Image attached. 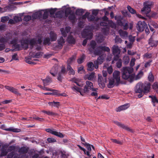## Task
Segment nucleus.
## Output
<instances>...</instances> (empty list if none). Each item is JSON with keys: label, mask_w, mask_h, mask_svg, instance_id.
I'll return each mask as SVG.
<instances>
[{"label": "nucleus", "mask_w": 158, "mask_h": 158, "mask_svg": "<svg viewBox=\"0 0 158 158\" xmlns=\"http://www.w3.org/2000/svg\"><path fill=\"white\" fill-rule=\"evenodd\" d=\"M96 43L94 41H92L90 44V47L88 49L90 53L94 52V54L96 55H98L101 54V53L98 51L94 50V49L96 46Z\"/></svg>", "instance_id": "obj_6"}, {"label": "nucleus", "mask_w": 158, "mask_h": 158, "mask_svg": "<svg viewBox=\"0 0 158 158\" xmlns=\"http://www.w3.org/2000/svg\"><path fill=\"white\" fill-rule=\"evenodd\" d=\"M87 69L89 71H93L94 69V64L92 62H90L87 64Z\"/></svg>", "instance_id": "obj_36"}, {"label": "nucleus", "mask_w": 158, "mask_h": 158, "mask_svg": "<svg viewBox=\"0 0 158 158\" xmlns=\"http://www.w3.org/2000/svg\"><path fill=\"white\" fill-rule=\"evenodd\" d=\"M42 112L43 113L46 114H47L48 115L52 116V115H55L56 114V113H55L53 112L50 111H47L43 110L42 111Z\"/></svg>", "instance_id": "obj_45"}, {"label": "nucleus", "mask_w": 158, "mask_h": 158, "mask_svg": "<svg viewBox=\"0 0 158 158\" xmlns=\"http://www.w3.org/2000/svg\"><path fill=\"white\" fill-rule=\"evenodd\" d=\"M59 73H60L62 75H65L66 74L67 71L64 66H62L61 67V71Z\"/></svg>", "instance_id": "obj_53"}, {"label": "nucleus", "mask_w": 158, "mask_h": 158, "mask_svg": "<svg viewBox=\"0 0 158 158\" xmlns=\"http://www.w3.org/2000/svg\"><path fill=\"white\" fill-rule=\"evenodd\" d=\"M148 80L151 82H153L154 81V76L151 72H150L148 74Z\"/></svg>", "instance_id": "obj_42"}, {"label": "nucleus", "mask_w": 158, "mask_h": 158, "mask_svg": "<svg viewBox=\"0 0 158 158\" xmlns=\"http://www.w3.org/2000/svg\"><path fill=\"white\" fill-rule=\"evenodd\" d=\"M60 102L53 101V102H49L48 104L52 107H56L58 108L60 106Z\"/></svg>", "instance_id": "obj_31"}, {"label": "nucleus", "mask_w": 158, "mask_h": 158, "mask_svg": "<svg viewBox=\"0 0 158 158\" xmlns=\"http://www.w3.org/2000/svg\"><path fill=\"white\" fill-rule=\"evenodd\" d=\"M64 14L63 10H60L56 12V16L57 18H61L62 17Z\"/></svg>", "instance_id": "obj_38"}, {"label": "nucleus", "mask_w": 158, "mask_h": 158, "mask_svg": "<svg viewBox=\"0 0 158 158\" xmlns=\"http://www.w3.org/2000/svg\"><path fill=\"white\" fill-rule=\"evenodd\" d=\"M65 43V40L62 36L60 37L57 40L58 44L56 47L59 49H61Z\"/></svg>", "instance_id": "obj_15"}, {"label": "nucleus", "mask_w": 158, "mask_h": 158, "mask_svg": "<svg viewBox=\"0 0 158 158\" xmlns=\"http://www.w3.org/2000/svg\"><path fill=\"white\" fill-rule=\"evenodd\" d=\"M31 19V17L29 15H26L24 16L23 19V20L27 22L30 20Z\"/></svg>", "instance_id": "obj_60"}, {"label": "nucleus", "mask_w": 158, "mask_h": 158, "mask_svg": "<svg viewBox=\"0 0 158 158\" xmlns=\"http://www.w3.org/2000/svg\"><path fill=\"white\" fill-rule=\"evenodd\" d=\"M25 61L26 63L30 64H35L36 63L33 61H31L30 60V59L27 57L25 58Z\"/></svg>", "instance_id": "obj_58"}, {"label": "nucleus", "mask_w": 158, "mask_h": 158, "mask_svg": "<svg viewBox=\"0 0 158 158\" xmlns=\"http://www.w3.org/2000/svg\"><path fill=\"white\" fill-rule=\"evenodd\" d=\"M51 40L48 37H46L44 38L43 43L44 45H49L50 44V41Z\"/></svg>", "instance_id": "obj_49"}, {"label": "nucleus", "mask_w": 158, "mask_h": 158, "mask_svg": "<svg viewBox=\"0 0 158 158\" xmlns=\"http://www.w3.org/2000/svg\"><path fill=\"white\" fill-rule=\"evenodd\" d=\"M5 130L7 131H11L15 132H18L20 131V130L18 129H14L13 128H8L5 129Z\"/></svg>", "instance_id": "obj_46"}, {"label": "nucleus", "mask_w": 158, "mask_h": 158, "mask_svg": "<svg viewBox=\"0 0 158 158\" xmlns=\"http://www.w3.org/2000/svg\"><path fill=\"white\" fill-rule=\"evenodd\" d=\"M114 123L117 125L118 126H119L120 127L126 129L127 131H131V130L128 127L126 126L125 125L123 124H122L121 123L118 122H114Z\"/></svg>", "instance_id": "obj_28"}, {"label": "nucleus", "mask_w": 158, "mask_h": 158, "mask_svg": "<svg viewBox=\"0 0 158 158\" xmlns=\"http://www.w3.org/2000/svg\"><path fill=\"white\" fill-rule=\"evenodd\" d=\"M152 5V2L149 1L145 2L143 3V7L141 11L147 14L151 11V8Z\"/></svg>", "instance_id": "obj_4"}, {"label": "nucleus", "mask_w": 158, "mask_h": 158, "mask_svg": "<svg viewBox=\"0 0 158 158\" xmlns=\"http://www.w3.org/2000/svg\"><path fill=\"white\" fill-rule=\"evenodd\" d=\"M114 19L117 23L121 20H123V17L121 15H116L114 17Z\"/></svg>", "instance_id": "obj_59"}, {"label": "nucleus", "mask_w": 158, "mask_h": 158, "mask_svg": "<svg viewBox=\"0 0 158 158\" xmlns=\"http://www.w3.org/2000/svg\"><path fill=\"white\" fill-rule=\"evenodd\" d=\"M98 85L101 88H103L105 86V83L106 81V78H105L103 79L101 74H98Z\"/></svg>", "instance_id": "obj_8"}, {"label": "nucleus", "mask_w": 158, "mask_h": 158, "mask_svg": "<svg viewBox=\"0 0 158 158\" xmlns=\"http://www.w3.org/2000/svg\"><path fill=\"white\" fill-rule=\"evenodd\" d=\"M71 89L74 92H80L81 88L77 87L75 85L71 87Z\"/></svg>", "instance_id": "obj_50"}, {"label": "nucleus", "mask_w": 158, "mask_h": 158, "mask_svg": "<svg viewBox=\"0 0 158 158\" xmlns=\"http://www.w3.org/2000/svg\"><path fill=\"white\" fill-rule=\"evenodd\" d=\"M42 42V40L41 38H39L37 40L35 39H33L30 40L29 41V44L31 45V48H32L34 45H37L39 44L40 45L41 44Z\"/></svg>", "instance_id": "obj_12"}, {"label": "nucleus", "mask_w": 158, "mask_h": 158, "mask_svg": "<svg viewBox=\"0 0 158 158\" xmlns=\"http://www.w3.org/2000/svg\"><path fill=\"white\" fill-rule=\"evenodd\" d=\"M148 97L151 98V101L153 106H155L156 104L158 103V99L156 96L155 95H149Z\"/></svg>", "instance_id": "obj_23"}, {"label": "nucleus", "mask_w": 158, "mask_h": 158, "mask_svg": "<svg viewBox=\"0 0 158 158\" xmlns=\"http://www.w3.org/2000/svg\"><path fill=\"white\" fill-rule=\"evenodd\" d=\"M121 59L119 58V56L118 54H116L114 57L113 60L112 61V63L114 64L115 63V61H117Z\"/></svg>", "instance_id": "obj_57"}, {"label": "nucleus", "mask_w": 158, "mask_h": 158, "mask_svg": "<svg viewBox=\"0 0 158 158\" xmlns=\"http://www.w3.org/2000/svg\"><path fill=\"white\" fill-rule=\"evenodd\" d=\"M71 27H66L64 29L63 28L60 29V31L62 35L64 37H66L67 33H69Z\"/></svg>", "instance_id": "obj_17"}, {"label": "nucleus", "mask_w": 158, "mask_h": 158, "mask_svg": "<svg viewBox=\"0 0 158 158\" xmlns=\"http://www.w3.org/2000/svg\"><path fill=\"white\" fill-rule=\"evenodd\" d=\"M50 37L51 41H53L56 40L57 35L53 31H51L50 33Z\"/></svg>", "instance_id": "obj_27"}, {"label": "nucleus", "mask_w": 158, "mask_h": 158, "mask_svg": "<svg viewBox=\"0 0 158 158\" xmlns=\"http://www.w3.org/2000/svg\"><path fill=\"white\" fill-rule=\"evenodd\" d=\"M42 15V13L41 11H38L33 14L32 17L33 19H35L38 18H39Z\"/></svg>", "instance_id": "obj_34"}, {"label": "nucleus", "mask_w": 158, "mask_h": 158, "mask_svg": "<svg viewBox=\"0 0 158 158\" xmlns=\"http://www.w3.org/2000/svg\"><path fill=\"white\" fill-rule=\"evenodd\" d=\"M95 77V73L92 72L89 74H86L84 77V79L86 80L88 79L89 81L93 80Z\"/></svg>", "instance_id": "obj_18"}, {"label": "nucleus", "mask_w": 158, "mask_h": 158, "mask_svg": "<svg viewBox=\"0 0 158 158\" xmlns=\"http://www.w3.org/2000/svg\"><path fill=\"white\" fill-rule=\"evenodd\" d=\"M104 40L103 36H99L98 37L97 41L98 43H100L102 42Z\"/></svg>", "instance_id": "obj_61"}, {"label": "nucleus", "mask_w": 158, "mask_h": 158, "mask_svg": "<svg viewBox=\"0 0 158 158\" xmlns=\"http://www.w3.org/2000/svg\"><path fill=\"white\" fill-rule=\"evenodd\" d=\"M17 42L16 39H14L10 42V44H13L12 47L13 48H15V51L19 50H20V46L19 44H16Z\"/></svg>", "instance_id": "obj_22"}, {"label": "nucleus", "mask_w": 158, "mask_h": 158, "mask_svg": "<svg viewBox=\"0 0 158 158\" xmlns=\"http://www.w3.org/2000/svg\"><path fill=\"white\" fill-rule=\"evenodd\" d=\"M82 36L83 38H86L83 42L82 45L85 46L87 43L88 39H91L93 37V33L92 31L88 29H85L81 33Z\"/></svg>", "instance_id": "obj_3"}, {"label": "nucleus", "mask_w": 158, "mask_h": 158, "mask_svg": "<svg viewBox=\"0 0 158 158\" xmlns=\"http://www.w3.org/2000/svg\"><path fill=\"white\" fill-rule=\"evenodd\" d=\"M71 11L72 10L70 8H66L64 11L65 16L67 17L69 14L70 15V14H71Z\"/></svg>", "instance_id": "obj_47"}, {"label": "nucleus", "mask_w": 158, "mask_h": 158, "mask_svg": "<svg viewBox=\"0 0 158 158\" xmlns=\"http://www.w3.org/2000/svg\"><path fill=\"white\" fill-rule=\"evenodd\" d=\"M147 27V24L144 21H139L136 25V28L137 30L140 32L143 31L144 29Z\"/></svg>", "instance_id": "obj_7"}, {"label": "nucleus", "mask_w": 158, "mask_h": 158, "mask_svg": "<svg viewBox=\"0 0 158 158\" xmlns=\"http://www.w3.org/2000/svg\"><path fill=\"white\" fill-rule=\"evenodd\" d=\"M43 54V53L41 52H38L36 53L34 52H30L29 53V55L31 57L35 58H39L41 57Z\"/></svg>", "instance_id": "obj_19"}, {"label": "nucleus", "mask_w": 158, "mask_h": 158, "mask_svg": "<svg viewBox=\"0 0 158 158\" xmlns=\"http://www.w3.org/2000/svg\"><path fill=\"white\" fill-rule=\"evenodd\" d=\"M42 81L44 86L49 85L52 81V79L48 76L45 79L42 80Z\"/></svg>", "instance_id": "obj_25"}, {"label": "nucleus", "mask_w": 158, "mask_h": 158, "mask_svg": "<svg viewBox=\"0 0 158 158\" xmlns=\"http://www.w3.org/2000/svg\"><path fill=\"white\" fill-rule=\"evenodd\" d=\"M13 19L15 23H17L18 22L22 21L21 18L18 15L15 16L14 17Z\"/></svg>", "instance_id": "obj_52"}, {"label": "nucleus", "mask_w": 158, "mask_h": 158, "mask_svg": "<svg viewBox=\"0 0 158 158\" xmlns=\"http://www.w3.org/2000/svg\"><path fill=\"white\" fill-rule=\"evenodd\" d=\"M57 67H54L52 68V69L50 70V73L53 76H55V73H56L57 72Z\"/></svg>", "instance_id": "obj_39"}, {"label": "nucleus", "mask_w": 158, "mask_h": 158, "mask_svg": "<svg viewBox=\"0 0 158 158\" xmlns=\"http://www.w3.org/2000/svg\"><path fill=\"white\" fill-rule=\"evenodd\" d=\"M112 53L113 55L119 54L120 53V51L118 46L114 45L112 48Z\"/></svg>", "instance_id": "obj_20"}, {"label": "nucleus", "mask_w": 158, "mask_h": 158, "mask_svg": "<svg viewBox=\"0 0 158 158\" xmlns=\"http://www.w3.org/2000/svg\"><path fill=\"white\" fill-rule=\"evenodd\" d=\"M67 69L69 72L70 74L71 75H74L75 74L74 70L72 68L70 65H67Z\"/></svg>", "instance_id": "obj_41"}, {"label": "nucleus", "mask_w": 158, "mask_h": 158, "mask_svg": "<svg viewBox=\"0 0 158 158\" xmlns=\"http://www.w3.org/2000/svg\"><path fill=\"white\" fill-rule=\"evenodd\" d=\"M76 58V54L73 55L71 57L69 58L67 61V65H70L75 60Z\"/></svg>", "instance_id": "obj_26"}, {"label": "nucleus", "mask_w": 158, "mask_h": 158, "mask_svg": "<svg viewBox=\"0 0 158 158\" xmlns=\"http://www.w3.org/2000/svg\"><path fill=\"white\" fill-rule=\"evenodd\" d=\"M129 107L128 105H124L118 107L116 109V111L120 112L122 110H124L127 109Z\"/></svg>", "instance_id": "obj_32"}, {"label": "nucleus", "mask_w": 158, "mask_h": 158, "mask_svg": "<svg viewBox=\"0 0 158 158\" xmlns=\"http://www.w3.org/2000/svg\"><path fill=\"white\" fill-rule=\"evenodd\" d=\"M108 25L111 27L114 28H115L116 27V24L112 20L108 21Z\"/></svg>", "instance_id": "obj_43"}, {"label": "nucleus", "mask_w": 158, "mask_h": 158, "mask_svg": "<svg viewBox=\"0 0 158 158\" xmlns=\"http://www.w3.org/2000/svg\"><path fill=\"white\" fill-rule=\"evenodd\" d=\"M143 73L142 72H139L135 77V80H138L140 79L143 75Z\"/></svg>", "instance_id": "obj_62"}, {"label": "nucleus", "mask_w": 158, "mask_h": 158, "mask_svg": "<svg viewBox=\"0 0 158 158\" xmlns=\"http://www.w3.org/2000/svg\"><path fill=\"white\" fill-rule=\"evenodd\" d=\"M84 12V10L83 9H77L76 10V14L78 15H81Z\"/></svg>", "instance_id": "obj_44"}, {"label": "nucleus", "mask_w": 158, "mask_h": 158, "mask_svg": "<svg viewBox=\"0 0 158 158\" xmlns=\"http://www.w3.org/2000/svg\"><path fill=\"white\" fill-rule=\"evenodd\" d=\"M98 48L102 51L106 52L109 53L110 51V48L108 47H106L105 46H99L98 47Z\"/></svg>", "instance_id": "obj_37"}, {"label": "nucleus", "mask_w": 158, "mask_h": 158, "mask_svg": "<svg viewBox=\"0 0 158 158\" xmlns=\"http://www.w3.org/2000/svg\"><path fill=\"white\" fill-rule=\"evenodd\" d=\"M70 81L76 83L79 86H82V85L79 84V83L81 82V79L80 78L74 77L71 79Z\"/></svg>", "instance_id": "obj_30"}, {"label": "nucleus", "mask_w": 158, "mask_h": 158, "mask_svg": "<svg viewBox=\"0 0 158 158\" xmlns=\"http://www.w3.org/2000/svg\"><path fill=\"white\" fill-rule=\"evenodd\" d=\"M155 37H153V36H151L149 40L148 44L151 47H156L158 45V39H156ZM156 37H158V35Z\"/></svg>", "instance_id": "obj_10"}, {"label": "nucleus", "mask_w": 158, "mask_h": 158, "mask_svg": "<svg viewBox=\"0 0 158 158\" xmlns=\"http://www.w3.org/2000/svg\"><path fill=\"white\" fill-rule=\"evenodd\" d=\"M104 57L103 56H100L97 59V60L99 64H101L103 62Z\"/></svg>", "instance_id": "obj_48"}, {"label": "nucleus", "mask_w": 158, "mask_h": 158, "mask_svg": "<svg viewBox=\"0 0 158 158\" xmlns=\"http://www.w3.org/2000/svg\"><path fill=\"white\" fill-rule=\"evenodd\" d=\"M86 85L85 86L84 88V91L85 93H86L89 90L92 91H96L97 89L94 88L93 83L90 81H86L85 82Z\"/></svg>", "instance_id": "obj_5"}, {"label": "nucleus", "mask_w": 158, "mask_h": 158, "mask_svg": "<svg viewBox=\"0 0 158 158\" xmlns=\"http://www.w3.org/2000/svg\"><path fill=\"white\" fill-rule=\"evenodd\" d=\"M133 68L130 67H123L122 69V78L125 80L129 79L131 81H133L134 75L131 73L133 71Z\"/></svg>", "instance_id": "obj_2"}, {"label": "nucleus", "mask_w": 158, "mask_h": 158, "mask_svg": "<svg viewBox=\"0 0 158 158\" xmlns=\"http://www.w3.org/2000/svg\"><path fill=\"white\" fill-rule=\"evenodd\" d=\"M87 19L89 21H97L100 18L98 17H96L94 16L91 15H89L87 17Z\"/></svg>", "instance_id": "obj_29"}, {"label": "nucleus", "mask_w": 158, "mask_h": 158, "mask_svg": "<svg viewBox=\"0 0 158 158\" xmlns=\"http://www.w3.org/2000/svg\"><path fill=\"white\" fill-rule=\"evenodd\" d=\"M67 42L71 44H74L75 43V40L74 37L71 35H69L67 39Z\"/></svg>", "instance_id": "obj_33"}, {"label": "nucleus", "mask_w": 158, "mask_h": 158, "mask_svg": "<svg viewBox=\"0 0 158 158\" xmlns=\"http://www.w3.org/2000/svg\"><path fill=\"white\" fill-rule=\"evenodd\" d=\"M100 25L102 26L106 27L102 29L105 35L108 34L109 31V28L108 27V23L105 22H101L100 23Z\"/></svg>", "instance_id": "obj_13"}, {"label": "nucleus", "mask_w": 158, "mask_h": 158, "mask_svg": "<svg viewBox=\"0 0 158 158\" xmlns=\"http://www.w3.org/2000/svg\"><path fill=\"white\" fill-rule=\"evenodd\" d=\"M116 66L118 68H120L122 66V61L121 60H119L117 61Z\"/></svg>", "instance_id": "obj_56"}, {"label": "nucleus", "mask_w": 158, "mask_h": 158, "mask_svg": "<svg viewBox=\"0 0 158 158\" xmlns=\"http://www.w3.org/2000/svg\"><path fill=\"white\" fill-rule=\"evenodd\" d=\"M143 83L139 82L137 84L135 88V92L136 93H141L143 92Z\"/></svg>", "instance_id": "obj_14"}, {"label": "nucleus", "mask_w": 158, "mask_h": 158, "mask_svg": "<svg viewBox=\"0 0 158 158\" xmlns=\"http://www.w3.org/2000/svg\"><path fill=\"white\" fill-rule=\"evenodd\" d=\"M150 24L155 28L158 29V24L156 23L154 21H151Z\"/></svg>", "instance_id": "obj_64"}, {"label": "nucleus", "mask_w": 158, "mask_h": 158, "mask_svg": "<svg viewBox=\"0 0 158 158\" xmlns=\"http://www.w3.org/2000/svg\"><path fill=\"white\" fill-rule=\"evenodd\" d=\"M120 73L118 71H115L113 73V77L109 80L108 85L109 88H112L114 85L118 86L120 83Z\"/></svg>", "instance_id": "obj_1"}, {"label": "nucleus", "mask_w": 158, "mask_h": 158, "mask_svg": "<svg viewBox=\"0 0 158 158\" xmlns=\"http://www.w3.org/2000/svg\"><path fill=\"white\" fill-rule=\"evenodd\" d=\"M127 8L131 13L134 14L136 13V11L134 9L132 8L130 6H127Z\"/></svg>", "instance_id": "obj_55"}, {"label": "nucleus", "mask_w": 158, "mask_h": 158, "mask_svg": "<svg viewBox=\"0 0 158 158\" xmlns=\"http://www.w3.org/2000/svg\"><path fill=\"white\" fill-rule=\"evenodd\" d=\"M152 88L153 89L158 91V82H155L152 85Z\"/></svg>", "instance_id": "obj_51"}, {"label": "nucleus", "mask_w": 158, "mask_h": 158, "mask_svg": "<svg viewBox=\"0 0 158 158\" xmlns=\"http://www.w3.org/2000/svg\"><path fill=\"white\" fill-rule=\"evenodd\" d=\"M119 33L122 38H126L127 37L128 33L127 31L121 30H119Z\"/></svg>", "instance_id": "obj_35"}, {"label": "nucleus", "mask_w": 158, "mask_h": 158, "mask_svg": "<svg viewBox=\"0 0 158 158\" xmlns=\"http://www.w3.org/2000/svg\"><path fill=\"white\" fill-rule=\"evenodd\" d=\"M5 87L6 89L15 94L19 95L21 94H20L19 93L18 89L13 87L9 86H5Z\"/></svg>", "instance_id": "obj_16"}, {"label": "nucleus", "mask_w": 158, "mask_h": 158, "mask_svg": "<svg viewBox=\"0 0 158 158\" xmlns=\"http://www.w3.org/2000/svg\"><path fill=\"white\" fill-rule=\"evenodd\" d=\"M151 84L148 82H145L143 83V92L147 94L150 92L151 89Z\"/></svg>", "instance_id": "obj_9"}, {"label": "nucleus", "mask_w": 158, "mask_h": 158, "mask_svg": "<svg viewBox=\"0 0 158 158\" xmlns=\"http://www.w3.org/2000/svg\"><path fill=\"white\" fill-rule=\"evenodd\" d=\"M69 18L73 23L75 22L76 17L74 14H70L69 17Z\"/></svg>", "instance_id": "obj_40"}, {"label": "nucleus", "mask_w": 158, "mask_h": 158, "mask_svg": "<svg viewBox=\"0 0 158 158\" xmlns=\"http://www.w3.org/2000/svg\"><path fill=\"white\" fill-rule=\"evenodd\" d=\"M46 131L48 133L61 138H63L64 137V135L61 133L56 131L53 129L48 128L46 129Z\"/></svg>", "instance_id": "obj_11"}, {"label": "nucleus", "mask_w": 158, "mask_h": 158, "mask_svg": "<svg viewBox=\"0 0 158 158\" xmlns=\"http://www.w3.org/2000/svg\"><path fill=\"white\" fill-rule=\"evenodd\" d=\"M9 19V17L7 16L2 17L1 19V22L2 23H5Z\"/></svg>", "instance_id": "obj_63"}, {"label": "nucleus", "mask_w": 158, "mask_h": 158, "mask_svg": "<svg viewBox=\"0 0 158 158\" xmlns=\"http://www.w3.org/2000/svg\"><path fill=\"white\" fill-rule=\"evenodd\" d=\"M53 92L52 93V95H56L58 96H63L66 97L67 96V94L65 93H63L60 94L59 93V91L58 90L55 89H52Z\"/></svg>", "instance_id": "obj_21"}, {"label": "nucleus", "mask_w": 158, "mask_h": 158, "mask_svg": "<svg viewBox=\"0 0 158 158\" xmlns=\"http://www.w3.org/2000/svg\"><path fill=\"white\" fill-rule=\"evenodd\" d=\"M85 56L83 55L80 58L78 59L77 62L79 64H81L84 60Z\"/></svg>", "instance_id": "obj_54"}, {"label": "nucleus", "mask_w": 158, "mask_h": 158, "mask_svg": "<svg viewBox=\"0 0 158 158\" xmlns=\"http://www.w3.org/2000/svg\"><path fill=\"white\" fill-rule=\"evenodd\" d=\"M28 149H29L27 147L23 146L19 148L18 150V152L21 154H26L27 152Z\"/></svg>", "instance_id": "obj_24"}]
</instances>
